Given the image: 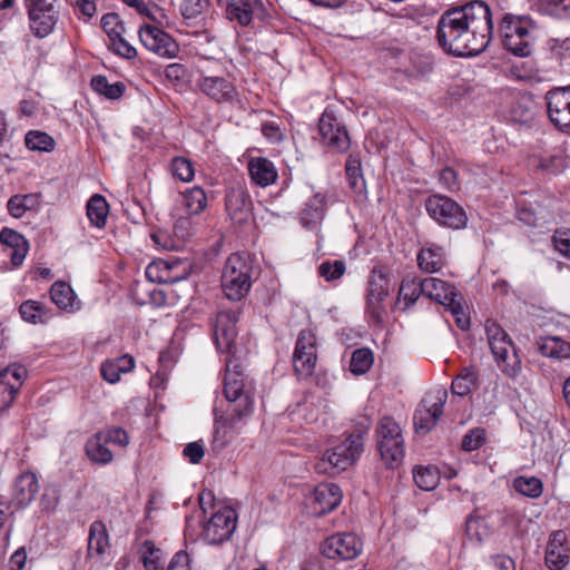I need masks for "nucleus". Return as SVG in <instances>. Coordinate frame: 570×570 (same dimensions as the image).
<instances>
[{
    "label": "nucleus",
    "mask_w": 570,
    "mask_h": 570,
    "mask_svg": "<svg viewBox=\"0 0 570 570\" xmlns=\"http://www.w3.org/2000/svg\"><path fill=\"white\" fill-rule=\"evenodd\" d=\"M238 318L237 309L219 312L216 316L214 340L217 350L227 354L223 389L227 407L223 413L244 424L254 412L256 385L254 380L245 373L244 366L236 355Z\"/></svg>",
    "instance_id": "nucleus-1"
},
{
    "label": "nucleus",
    "mask_w": 570,
    "mask_h": 570,
    "mask_svg": "<svg viewBox=\"0 0 570 570\" xmlns=\"http://www.w3.org/2000/svg\"><path fill=\"white\" fill-rule=\"evenodd\" d=\"M492 36L491 10L479 0L446 10L436 28L441 48L458 57L480 55L490 45Z\"/></svg>",
    "instance_id": "nucleus-2"
},
{
    "label": "nucleus",
    "mask_w": 570,
    "mask_h": 570,
    "mask_svg": "<svg viewBox=\"0 0 570 570\" xmlns=\"http://www.w3.org/2000/svg\"><path fill=\"white\" fill-rule=\"evenodd\" d=\"M364 452L363 433H351L338 444L327 449L316 463L318 473L336 475L353 466Z\"/></svg>",
    "instance_id": "nucleus-3"
},
{
    "label": "nucleus",
    "mask_w": 570,
    "mask_h": 570,
    "mask_svg": "<svg viewBox=\"0 0 570 570\" xmlns=\"http://www.w3.org/2000/svg\"><path fill=\"white\" fill-rule=\"evenodd\" d=\"M534 29L530 18L505 13L499 27L503 48L517 57H529L533 50Z\"/></svg>",
    "instance_id": "nucleus-4"
},
{
    "label": "nucleus",
    "mask_w": 570,
    "mask_h": 570,
    "mask_svg": "<svg viewBox=\"0 0 570 570\" xmlns=\"http://www.w3.org/2000/svg\"><path fill=\"white\" fill-rule=\"evenodd\" d=\"M253 281V262L245 253L230 254L222 275V288L226 297L238 302L244 298Z\"/></svg>",
    "instance_id": "nucleus-5"
},
{
    "label": "nucleus",
    "mask_w": 570,
    "mask_h": 570,
    "mask_svg": "<svg viewBox=\"0 0 570 570\" xmlns=\"http://www.w3.org/2000/svg\"><path fill=\"white\" fill-rule=\"evenodd\" d=\"M484 330L499 368L508 377L517 379L521 373L522 363L508 333L491 320L485 321Z\"/></svg>",
    "instance_id": "nucleus-6"
},
{
    "label": "nucleus",
    "mask_w": 570,
    "mask_h": 570,
    "mask_svg": "<svg viewBox=\"0 0 570 570\" xmlns=\"http://www.w3.org/2000/svg\"><path fill=\"white\" fill-rule=\"evenodd\" d=\"M196 87L199 92L215 104L236 106L240 102V95L232 76L210 75L200 70Z\"/></svg>",
    "instance_id": "nucleus-7"
},
{
    "label": "nucleus",
    "mask_w": 570,
    "mask_h": 570,
    "mask_svg": "<svg viewBox=\"0 0 570 570\" xmlns=\"http://www.w3.org/2000/svg\"><path fill=\"white\" fill-rule=\"evenodd\" d=\"M321 144L331 151L344 154L351 146V138L343 119L327 107L318 119Z\"/></svg>",
    "instance_id": "nucleus-8"
},
{
    "label": "nucleus",
    "mask_w": 570,
    "mask_h": 570,
    "mask_svg": "<svg viewBox=\"0 0 570 570\" xmlns=\"http://www.w3.org/2000/svg\"><path fill=\"white\" fill-rule=\"evenodd\" d=\"M425 209L430 217L441 226L461 229L466 226L468 216L465 210L453 199L432 195L425 200Z\"/></svg>",
    "instance_id": "nucleus-9"
},
{
    "label": "nucleus",
    "mask_w": 570,
    "mask_h": 570,
    "mask_svg": "<svg viewBox=\"0 0 570 570\" xmlns=\"http://www.w3.org/2000/svg\"><path fill=\"white\" fill-rule=\"evenodd\" d=\"M237 512L224 507L215 512L203 525L202 538L210 546H219L228 541L236 530Z\"/></svg>",
    "instance_id": "nucleus-10"
},
{
    "label": "nucleus",
    "mask_w": 570,
    "mask_h": 570,
    "mask_svg": "<svg viewBox=\"0 0 570 570\" xmlns=\"http://www.w3.org/2000/svg\"><path fill=\"white\" fill-rule=\"evenodd\" d=\"M446 400L448 392L444 389L434 390L424 396L413 416L416 432L428 433L438 424Z\"/></svg>",
    "instance_id": "nucleus-11"
},
{
    "label": "nucleus",
    "mask_w": 570,
    "mask_h": 570,
    "mask_svg": "<svg viewBox=\"0 0 570 570\" xmlns=\"http://www.w3.org/2000/svg\"><path fill=\"white\" fill-rule=\"evenodd\" d=\"M389 297V272L375 267L368 281L367 313L376 324H382L387 316L383 304Z\"/></svg>",
    "instance_id": "nucleus-12"
},
{
    "label": "nucleus",
    "mask_w": 570,
    "mask_h": 570,
    "mask_svg": "<svg viewBox=\"0 0 570 570\" xmlns=\"http://www.w3.org/2000/svg\"><path fill=\"white\" fill-rule=\"evenodd\" d=\"M546 101L548 117L553 126L570 132V85L549 90Z\"/></svg>",
    "instance_id": "nucleus-13"
},
{
    "label": "nucleus",
    "mask_w": 570,
    "mask_h": 570,
    "mask_svg": "<svg viewBox=\"0 0 570 570\" xmlns=\"http://www.w3.org/2000/svg\"><path fill=\"white\" fill-rule=\"evenodd\" d=\"M28 16L30 20V28L35 36L45 38L53 31L57 23V12L52 3L47 0H24Z\"/></svg>",
    "instance_id": "nucleus-14"
},
{
    "label": "nucleus",
    "mask_w": 570,
    "mask_h": 570,
    "mask_svg": "<svg viewBox=\"0 0 570 570\" xmlns=\"http://www.w3.org/2000/svg\"><path fill=\"white\" fill-rule=\"evenodd\" d=\"M139 39L147 50L160 57H176L179 50L177 42L170 35L151 24H144L139 28Z\"/></svg>",
    "instance_id": "nucleus-15"
},
{
    "label": "nucleus",
    "mask_w": 570,
    "mask_h": 570,
    "mask_svg": "<svg viewBox=\"0 0 570 570\" xmlns=\"http://www.w3.org/2000/svg\"><path fill=\"white\" fill-rule=\"evenodd\" d=\"M321 550L328 559L352 560L362 551V542L353 533H337L327 538Z\"/></svg>",
    "instance_id": "nucleus-16"
},
{
    "label": "nucleus",
    "mask_w": 570,
    "mask_h": 570,
    "mask_svg": "<svg viewBox=\"0 0 570 570\" xmlns=\"http://www.w3.org/2000/svg\"><path fill=\"white\" fill-rule=\"evenodd\" d=\"M394 60L396 63L394 72L402 73L409 78L422 77L433 70L432 59L426 55L415 51L404 53L403 51L399 52L394 48Z\"/></svg>",
    "instance_id": "nucleus-17"
},
{
    "label": "nucleus",
    "mask_w": 570,
    "mask_h": 570,
    "mask_svg": "<svg viewBox=\"0 0 570 570\" xmlns=\"http://www.w3.org/2000/svg\"><path fill=\"white\" fill-rule=\"evenodd\" d=\"M226 212L236 225L247 224L253 216V202L242 187H232L225 197Z\"/></svg>",
    "instance_id": "nucleus-18"
},
{
    "label": "nucleus",
    "mask_w": 570,
    "mask_h": 570,
    "mask_svg": "<svg viewBox=\"0 0 570 570\" xmlns=\"http://www.w3.org/2000/svg\"><path fill=\"white\" fill-rule=\"evenodd\" d=\"M570 548L566 532L559 530L549 537L544 562L550 570H562L569 564Z\"/></svg>",
    "instance_id": "nucleus-19"
},
{
    "label": "nucleus",
    "mask_w": 570,
    "mask_h": 570,
    "mask_svg": "<svg viewBox=\"0 0 570 570\" xmlns=\"http://www.w3.org/2000/svg\"><path fill=\"white\" fill-rule=\"evenodd\" d=\"M342 490L335 483H321L313 493L312 509L315 515H323L336 509L342 501Z\"/></svg>",
    "instance_id": "nucleus-20"
},
{
    "label": "nucleus",
    "mask_w": 570,
    "mask_h": 570,
    "mask_svg": "<svg viewBox=\"0 0 570 570\" xmlns=\"http://www.w3.org/2000/svg\"><path fill=\"white\" fill-rule=\"evenodd\" d=\"M38 491L37 475L33 472L26 471L16 479L12 502L16 507L23 509L32 502Z\"/></svg>",
    "instance_id": "nucleus-21"
},
{
    "label": "nucleus",
    "mask_w": 570,
    "mask_h": 570,
    "mask_svg": "<svg viewBox=\"0 0 570 570\" xmlns=\"http://www.w3.org/2000/svg\"><path fill=\"white\" fill-rule=\"evenodd\" d=\"M239 424H242L239 421L219 412L216 409L213 449L215 451H219L229 444L237 434Z\"/></svg>",
    "instance_id": "nucleus-22"
},
{
    "label": "nucleus",
    "mask_w": 570,
    "mask_h": 570,
    "mask_svg": "<svg viewBox=\"0 0 570 570\" xmlns=\"http://www.w3.org/2000/svg\"><path fill=\"white\" fill-rule=\"evenodd\" d=\"M27 371L23 366L7 367L0 372V395L3 406L12 404Z\"/></svg>",
    "instance_id": "nucleus-23"
},
{
    "label": "nucleus",
    "mask_w": 570,
    "mask_h": 570,
    "mask_svg": "<svg viewBox=\"0 0 570 570\" xmlns=\"http://www.w3.org/2000/svg\"><path fill=\"white\" fill-rule=\"evenodd\" d=\"M262 9L261 0H233L226 7V14L230 21H237L240 26L246 27Z\"/></svg>",
    "instance_id": "nucleus-24"
},
{
    "label": "nucleus",
    "mask_w": 570,
    "mask_h": 570,
    "mask_svg": "<svg viewBox=\"0 0 570 570\" xmlns=\"http://www.w3.org/2000/svg\"><path fill=\"white\" fill-rule=\"evenodd\" d=\"M109 548V535L102 521L97 520L90 524L88 534L87 558L102 560Z\"/></svg>",
    "instance_id": "nucleus-25"
},
{
    "label": "nucleus",
    "mask_w": 570,
    "mask_h": 570,
    "mask_svg": "<svg viewBox=\"0 0 570 570\" xmlns=\"http://www.w3.org/2000/svg\"><path fill=\"white\" fill-rule=\"evenodd\" d=\"M0 242L10 248L7 256L10 257L12 265H21L28 252L27 239L18 232L4 227L0 232Z\"/></svg>",
    "instance_id": "nucleus-26"
},
{
    "label": "nucleus",
    "mask_w": 570,
    "mask_h": 570,
    "mask_svg": "<svg viewBox=\"0 0 570 570\" xmlns=\"http://www.w3.org/2000/svg\"><path fill=\"white\" fill-rule=\"evenodd\" d=\"M248 173L252 180L261 187L274 184L278 177L274 164L264 157L252 158L248 161Z\"/></svg>",
    "instance_id": "nucleus-27"
},
{
    "label": "nucleus",
    "mask_w": 570,
    "mask_h": 570,
    "mask_svg": "<svg viewBox=\"0 0 570 570\" xmlns=\"http://www.w3.org/2000/svg\"><path fill=\"white\" fill-rule=\"evenodd\" d=\"M421 291H423L424 296L442 304L443 306L458 296V293L452 285L435 277H426L422 279Z\"/></svg>",
    "instance_id": "nucleus-28"
},
{
    "label": "nucleus",
    "mask_w": 570,
    "mask_h": 570,
    "mask_svg": "<svg viewBox=\"0 0 570 570\" xmlns=\"http://www.w3.org/2000/svg\"><path fill=\"white\" fill-rule=\"evenodd\" d=\"M376 450L386 469L392 468V419L383 416L376 428Z\"/></svg>",
    "instance_id": "nucleus-29"
},
{
    "label": "nucleus",
    "mask_w": 570,
    "mask_h": 570,
    "mask_svg": "<svg viewBox=\"0 0 570 570\" xmlns=\"http://www.w3.org/2000/svg\"><path fill=\"white\" fill-rule=\"evenodd\" d=\"M50 298L60 309L76 312L80 308V302L78 301L73 289L63 281L55 282L51 285Z\"/></svg>",
    "instance_id": "nucleus-30"
},
{
    "label": "nucleus",
    "mask_w": 570,
    "mask_h": 570,
    "mask_svg": "<svg viewBox=\"0 0 570 570\" xmlns=\"http://www.w3.org/2000/svg\"><path fill=\"white\" fill-rule=\"evenodd\" d=\"M422 279L407 275L401 282L397 301L394 302V307L397 306L402 311L410 308L423 295Z\"/></svg>",
    "instance_id": "nucleus-31"
},
{
    "label": "nucleus",
    "mask_w": 570,
    "mask_h": 570,
    "mask_svg": "<svg viewBox=\"0 0 570 570\" xmlns=\"http://www.w3.org/2000/svg\"><path fill=\"white\" fill-rule=\"evenodd\" d=\"M135 361L130 355H122L102 363L100 372L108 383L115 384L120 380L121 374L132 371Z\"/></svg>",
    "instance_id": "nucleus-32"
},
{
    "label": "nucleus",
    "mask_w": 570,
    "mask_h": 570,
    "mask_svg": "<svg viewBox=\"0 0 570 570\" xmlns=\"http://www.w3.org/2000/svg\"><path fill=\"white\" fill-rule=\"evenodd\" d=\"M417 264L426 273L439 272L445 264L443 248L438 245H428L417 254Z\"/></svg>",
    "instance_id": "nucleus-33"
},
{
    "label": "nucleus",
    "mask_w": 570,
    "mask_h": 570,
    "mask_svg": "<svg viewBox=\"0 0 570 570\" xmlns=\"http://www.w3.org/2000/svg\"><path fill=\"white\" fill-rule=\"evenodd\" d=\"M326 198L323 194L317 193L309 198L301 212V222L304 226H315L324 217Z\"/></svg>",
    "instance_id": "nucleus-34"
},
{
    "label": "nucleus",
    "mask_w": 570,
    "mask_h": 570,
    "mask_svg": "<svg viewBox=\"0 0 570 570\" xmlns=\"http://www.w3.org/2000/svg\"><path fill=\"white\" fill-rule=\"evenodd\" d=\"M104 438V435L97 432L90 439H88L85 445L86 454L88 455L89 460L102 465L110 463L114 459V454L107 448L108 443Z\"/></svg>",
    "instance_id": "nucleus-35"
},
{
    "label": "nucleus",
    "mask_w": 570,
    "mask_h": 570,
    "mask_svg": "<svg viewBox=\"0 0 570 570\" xmlns=\"http://www.w3.org/2000/svg\"><path fill=\"white\" fill-rule=\"evenodd\" d=\"M23 321L31 324H46L52 317V312L43 303L28 299L19 307Z\"/></svg>",
    "instance_id": "nucleus-36"
},
{
    "label": "nucleus",
    "mask_w": 570,
    "mask_h": 570,
    "mask_svg": "<svg viewBox=\"0 0 570 570\" xmlns=\"http://www.w3.org/2000/svg\"><path fill=\"white\" fill-rule=\"evenodd\" d=\"M345 174L350 188L357 195L364 194L366 186L362 161L358 155L351 154L345 163Z\"/></svg>",
    "instance_id": "nucleus-37"
},
{
    "label": "nucleus",
    "mask_w": 570,
    "mask_h": 570,
    "mask_svg": "<svg viewBox=\"0 0 570 570\" xmlns=\"http://www.w3.org/2000/svg\"><path fill=\"white\" fill-rule=\"evenodd\" d=\"M164 266V273L168 275H161L157 278L159 283H176L186 279L190 272V265L186 261L179 259H167L161 261L157 266Z\"/></svg>",
    "instance_id": "nucleus-38"
},
{
    "label": "nucleus",
    "mask_w": 570,
    "mask_h": 570,
    "mask_svg": "<svg viewBox=\"0 0 570 570\" xmlns=\"http://www.w3.org/2000/svg\"><path fill=\"white\" fill-rule=\"evenodd\" d=\"M539 352L547 357L568 358L570 357V343L557 336L543 337L538 342Z\"/></svg>",
    "instance_id": "nucleus-39"
},
{
    "label": "nucleus",
    "mask_w": 570,
    "mask_h": 570,
    "mask_svg": "<svg viewBox=\"0 0 570 570\" xmlns=\"http://www.w3.org/2000/svg\"><path fill=\"white\" fill-rule=\"evenodd\" d=\"M180 198L188 216L200 214L207 206V196L204 189L198 186L181 193Z\"/></svg>",
    "instance_id": "nucleus-40"
},
{
    "label": "nucleus",
    "mask_w": 570,
    "mask_h": 570,
    "mask_svg": "<svg viewBox=\"0 0 570 570\" xmlns=\"http://www.w3.org/2000/svg\"><path fill=\"white\" fill-rule=\"evenodd\" d=\"M535 115V104L531 95H519L514 98L511 116L517 122L527 124L532 121Z\"/></svg>",
    "instance_id": "nucleus-41"
},
{
    "label": "nucleus",
    "mask_w": 570,
    "mask_h": 570,
    "mask_svg": "<svg viewBox=\"0 0 570 570\" xmlns=\"http://www.w3.org/2000/svg\"><path fill=\"white\" fill-rule=\"evenodd\" d=\"M109 213V205L104 196L94 195L87 203V216L92 226L102 228Z\"/></svg>",
    "instance_id": "nucleus-42"
},
{
    "label": "nucleus",
    "mask_w": 570,
    "mask_h": 570,
    "mask_svg": "<svg viewBox=\"0 0 570 570\" xmlns=\"http://www.w3.org/2000/svg\"><path fill=\"white\" fill-rule=\"evenodd\" d=\"M293 368L299 380L311 377L316 368L317 353H293Z\"/></svg>",
    "instance_id": "nucleus-43"
},
{
    "label": "nucleus",
    "mask_w": 570,
    "mask_h": 570,
    "mask_svg": "<svg viewBox=\"0 0 570 570\" xmlns=\"http://www.w3.org/2000/svg\"><path fill=\"white\" fill-rule=\"evenodd\" d=\"M478 373L473 367H464L451 384V390L460 396L468 395L476 386Z\"/></svg>",
    "instance_id": "nucleus-44"
},
{
    "label": "nucleus",
    "mask_w": 570,
    "mask_h": 570,
    "mask_svg": "<svg viewBox=\"0 0 570 570\" xmlns=\"http://www.w3.org/2000/svg\"><path fill=\"white\" fill-rule=\"evenodd\" d=\"M140 554L146 570H158L165 562L164 552L149 540L141 544Z\"/></svg>",
    "instance_id": "nucleus-45"
},
{
    "label": "nucleus",
    "mask_w": 570,
    "mask_h": 570,
    "mask_svg": "<svg viewBox=\"0 0 570 570\" xmlns=\"http://www.w3.org/2000/svg\"><path fill=\"white\" fill-rule=\"evenodd\" d=\"M91 88L109 99H118L124 95L125 85L120 81L109 83L107 77L98 75L91 79Z\"/></svg>",
    "instance_id": "nucleus-46"
},
{
    "label": "nucleus",
    "mask_w": 570,
    "mask_h": 570,
    "mask_svg": "<svg viewBox=\"0 0 570 570\" xmlns=\"http://www.w3.org/2000/svg\"><path fill=\"white\" fill-rule=\"evenodd\" d=\"M413 480L420 489L432 491L439 484L440 473L435 466L416 468L413 471Z\"/></svg>",
    "instance_id": "nucleus-47"
},
{
    "label": "nucleus",
    "mask_w": 570,
    "mask_h": 570,
    "mask_svg": "<svg viewBox=\"0 0 570 570\" xmlns=\"http://www.w3.org/2000/svg\"><path fill=\"white\" fill-rule=\"evenodd\" d=\"M37 204V196L33 194L13 195L9 198L7 208L11 216L21 218L27 210L32 209Z\"/></svg>",
    "instance_id": "nucleus-48"
},
{
    "label": "nucleus",
    "mask_w": 570,
    "mask_h": 570,
    "mask_svg": "<svg viewBox=\"0 0 570 570\" xmlns=\"http://www.w3.org/2000/svg\"><path fill=\"white\" fill-rule=\"evenodd\" d=\"M374 357L370 348H357L352 353L350 361V371L354 375L365 374L373 365Z\"/></svg>",
    "instance_id": "nucleus-49"
},
{
    "label": "nucleus",
    "mask_w": 570,
    "mask_h": 570,
    "mask_svg": "<svg viewBox=\"0 0 570 570\" xmlns=\"http://www.w3.org/2000/svg\"><path fill=\"white\" fill-rule=\"evenodd\" d=\"M513 488L520 494L537 499L542 494L543 485L535 476H518L513 481Z\"/></svg>",
    "instance_id": "nucleus-50"
},
{
    "label": "nucleus",
    "mask_w": 570,
    "mask_h": 570,
    "mask_svg": "<svg viewBox=\"0 0 570 570\" xmlns=\"http://www.w3.org/2000/svg\"><path fill=\"white\" fill-rule=\"evenodd\" d=\"M465 532L470 540L481 543L490 535V528L485 519L470 517L465 522Z\"/></svg>",
    "instance_id": "nucleus-51"
},
{
    "label": "nucleus",
    "mask_w": 570,
    "mask_h": 570,
    "mask_svg": "<svg viewBox=\"0 0 570 570\" xmlns=\"http://www.w3.org/2000/svg\"><path fill=\"white\" fill-rule=\"evenodd\" d=\"M24 142L30 150L50 151L55 147V140L48 134L38 130H30Z\"/></svg>",
    "instance_id": "nucleus-52"
},
{
    "label": "nucleus",
    "mask_w": 570,
    "mask_h": 570,
    "mask_svg": "<svg viewBox=\"0 0 570 570\" xmlns=\"http://www.w3.org/2000/svg\"><path fill=\"white\" fill-rule=\"evenodd\" d=\"M531 163L534 167L549 174L559 173L564 167V160L560 155L533 156Z\"/></svg>",
    "instance_id": "nucleus-53"
},
{
    "label": "nucleus",
    "mask_w": 570,
    "mask_h": 570,
    "mask_svg": "<svg viewBox=\"0 0 570 570\" xmlns=\"http://www.w3.org/2000/svg\"><path fill=\"white\" fill-rule=\"evenodd\" d=\"M295 353H317V337L312 328L302 330L295 344Z\"/></svg>",
    "instance_id": "nucleus-54"
},
{
    "label": "nucleus",
    "mask_w": 570,
    "mask_h": 570,
    "mask_svg": "<svg viewBox=\"0 0 570 570\" xmlns=\"http://www.w3.org/2000/svg\"><path fill=\"white\" fill-rule=\"evenodd\" d=\"M461 301L462 297L458 294V296H455L453 301L449 302L444 307L452 314L458 327L462 331H468L470 328V317L466 315Z\"/></svg>",
    "instance_id": "nucleus-55"
},
{
    "label": "nucleus",
    "mask_w": 570,
    "mask_h": 570,
    "mask_svg": "<svg viewBox=\"0 0 570 570\" xmlns=\"http://www.w3.org/2000/svg\"><path fill=\"white\" fill-rule=\"evenodd\" d=\"M345 263L343 261H325L318 266V275L327 282L341 278L345 273Z\"/></svg>",
    "instance_id": "nucleus-56"
},
{
    "label": "nucleus",
    "mask_w": 570,
    "mask_h": 570,
    "mask_svg": "<svg viewBox=\"0 0 570 570\" xmlns=\"http://www.w3.org/2000/svg\"><path fill=\"white\" fill-rule=\"evenodd\" d=\"M171 171L181 181H190L195 175L193 164L184 157H175L173 159Z\"/></svg>",
    "instance_id": "nucleus-57"
},
{
    "label": "nucleus",
    "mask_w": 570,
    "mask_h": 570,
    "mask_svg": "<svg viewBox=\"0 0 570 570\" xmlns=\"http://www.w3.org/2000/svg\"><path fill=\"white\" fill-rule=\"evenodd\" d=\"M101 27L108 35L109 40L122 35L125 28L117 13H106L101 18Z\"/></svg>",
    "instance_id": "nucleus-58"
},
{
    "label": "nucleus",
    "mask_w": 570,
    "mask_h": 570,
    "mask_svg": "<svg viewBox=\"0 0 570 570\" xmlns=\"http://www.w3.org/2000/svg\"><path fill=\"white\" fill-rule=\"evenodd\" d=\"M208 7V0H183L180 13L185 19H194L200 16Z\"/></svg>",
    "instance_id": "nucleus-59"
},
{
    "label": "nucleus",
    "mask_w": 570,
    "mask_h": 570,
    "mask_svg": "<svg viewBox=\"0 0 570 570\" xmlns=\"http://www.w3.org/2000/svg\"><path fill=\"white\" fill-rule=\"evenodd\" d=\"M109 48L115 53L126 59H134L137 56V50L122 37V35L110 40Z\"/></svg>",
    "instance_id": "nucleus-60"
},
{
    "label": "nucleus",
    "mask_w": 570,
    "mask_h": 570,
    "mask_svg": "<svg viewBox=\"0 0 570 570\" xmlns=\"http://www.w3.org/2000/svg\"><path fill=\"white\" fill-rule=\"evenodd\" d=\"M101 435H104L105 441L109 444L118 445L121 448L127 446L129 443V436L122 428H109L105 431L99 432Z\"/></svg>",
    "instance_id": "nucleus-61"
},
{
    "label": "nucleus",
    "mask_w": 570,
    "mask_h": 570,
    "mask_svg": "<svg viewBox=\"0 0 570 570\" xmlns=\"http://www.w3.org/2000/svg\"><path fill=\"white\" fill-rule=\"evenodd\" d=\"M546 10L559 19H570V0H548Z\"/></svg>",
    "instance_id": "nucleus-62"
},
{
    "label": "nucleus",
    "mask_w": 570,
    "mask_h": 570,
    "mask_svg": "<svg viewBox=\"0 0 570 570\" xmlns=\"http://www.w3.org/2000/svg\"><path fill=\"white\" fill-rule=\"evenodd\" d=\"M484 442V431L480 429L471 430L462 440V449L465 451L478 450Z\"/></svg>",
    "instance_id": "nucleus-63"
},
{
    "label": "nucleus",
    "mask_w": 570,
    "mask_h": 570,
    "mask_svg": "<svg viewBox=\"0 0 570 570\" xmlns=\"http://www.w3.org/2000/svg\"><path fill=\"white\" fill-rule=\"evenodd\" d=\"M190 556L180 550L171 558L166 570H190Z\"/></svg>",
    "instance_id": "nucleus-64"
}]
</instances>
